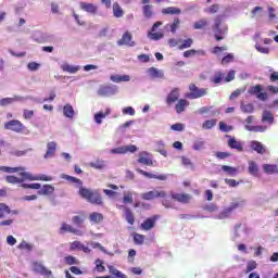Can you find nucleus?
Instances as JSON below:
<instances>
[{
    "mask_svg": "<svg viewBox=\"0 0 278 278\" xmlns=\"http://www.w3.org/2000/svg\"><path fill=\"white\" fill-rule=\"evenodd\" d=\"M222 25H223V16L217 15L214 18V24L212 25L215 40H217V42H220V40H225V34H227V27L220 28Z\"/></svg>",
    "mask_w": 278,
    "mask_h": 278,
    "instance_id": "f257e3e1",
    "label": "nucleus"
},
{
    "mask_svg": "<svg viewBox=\"0 0 278 278\" xmlns=\"http://www.w3.org/2000/svg\"><path fill=\"white\" fill-rule=\"evenodd\" d=\"M244 201L231 202L229 206L224 208L219 214L215 215V218H217V220H225V218H229V216L233 214V211L238 210V207H241Z\"/></svg>",
    "mask_w": 278,
    "mask_h": 278,
    "instance_id": "f03ea898",
    "label": "nucleus"
},
{
    "mask_svg": "<svg viewBox=\"0 0 278 278\" xmlns=\"http://www.w3.org/2000/svg\"><path fill=\"white\" fill-rule=\"evenodd\" d=\"M98 97H114L118 94V86L116 85H101L97 90Z\"/></svg>",
    "mask_w": 278,
    "mask_h": 278,
    "instance_id": "7ed1b4c3",
    "label": "nucleus"
},
{
    "mask_svg": "<svg viewBox=\"0 0 278 278\" xmlns=\"http://www.w3.org/2000/svg\"><path fill=\"white\" fill-rule=\"evenodd\" d=\"M190 92L186 94L187 99H201V97H205L207 94L206 88H199L197 85H189Z\"/></svg>",
    "mask_w": 278,
    "mask_h": 278,
    "instance_id": "20e7f679",
    "label": "nucleus"
},
{
    "mask_svg": "<svg viewBox=\"0 0 278 278\" xmlns=\"http://www.w3.org/2000/svg\"><path fill=\"white\" fill-rule=\"evenodd\" d=\"M143 201H154V199H166V191L154 189L141 194Z\"/></svg>",
    "mask_w": 278,
    "mask_h": 278,
    "instance_id": "39448f33",
    "label": "nucleus"
},
{
    "mask_svg": "<svg viewBox=\"0 0 278 278\" xmlns=\"http://www.w3.org/2000/svg\"><path fill=\"white\" fill-rule=\"evenodd\" d=\"M21 177H24V179H27L28 181H53V177L47 176L45 174L34 176L29 172H23L20 173Z\"/></svg>",
    "mask_w": 278,
    "mask_h": 278,
    "instance_id": "423d86ee",
    "label": "nucleus"
},
{
    "mask_svg": "<svg viewBox=\"0 0 278 278\" xmlns=\"http://www.w3.org/2000/svg\"><path fill=\"white\" fill-rule=\"evenodd\" d=\"M4 129L10 131H15V134H21L25 129V125L18 119H11L4 124Z\"/></svg>",
    "mask_w": 278,
    "mask_h": 278,
    "instance_id": "0eeeda50",
    "label": "nucleus"
},
{
    "mask_svg": "<svg viewBox=\"0 0 278 278\" xmlns=\"http://www.w3.org/2000/svg\"><path fill=\"white\" fill-rule=\"evenodd\" d=\"M262 85H255L249 89V94H256L258 101H266L268 99V93L262 92Z\"/></svg>",
    "mask_w": 278,
    "mask_h": 278,
    "instance_id": "6e6552de",
    "label": "nucleus"
},
{
    "mask_svg": "<svg viewBox=\"0 0 278 278\" xmlns=\"http://www.w3.org/2000/svg\"><path fill=\"white\" fill-rule=\"evenodd\" d=\"M33 271L37 275H43L45 277H51L52 275L51 270L47 269L40 262H33Z\"/></svg>",
    "mask_w": 278,
    "mask_h": 278,
    "instance_id": "1a4fd4ad",
    "label": "nucleus"
},
{
    "mask_svg": "<svg viewBox=\"0 0 278 278\" xmlns=\"http://www.w3.org/2000/svg\"><path fill=\"white\" fill-rule=\"evenodd\" d=\"M79 8L83 12H87V14H92L93 16L99 13V5L94 3L80 2Z\"/></svg>",
    "mask_w": 278,
    "mask_h": 278,
    "instance_id": "9d476101",
    "label": "nucleus"
},
{
    "mask_svg": "<svg viewBox=\"0 0 278 278\" xmlns=\"http://www.w3.org/2000/svg\"><path fill=\"white\" fill-rule=\"evenodd\" d=\"M160 219L159 215H154L150 218H147L141 225L140 228L143 229V231H151L155 227V223Z\"/></svg>",
    "mask_w": 278,
    "mask_h": 278,
    "instance_id": "9b49d317",
    "label": "nucleus"
},
{
    "mask_svg": "<svg viewBox=\"0 0 278 278\" xmlns=\"http://www.w3.org/2000/svg\"><path fill=\"white\" fill-rule=\"evenodd\" d=\"M60 233H74V236H84V231H81L66 223L62 224V226L60 228Z\"/></svg>",
    "mask_w": 278,
    "mask_h": 278,
    "instance_id": "f8f14e48",
    "label": "nucleus"
},
{
    "mask_svg": "<svg viewBox=\"0 0 278 278\" xmlns=\"http://www.w3.org/2000/svg\"><path fill=\"white\" fill-rule=\"evenodd\" d=\"M132 36H131V33L129 31H126L122 38L117 41V45H119V47H123L124 45L126 47H135L136 46V42L132 41Z\"/></svg>",
    "mask_w": 278,
    "mask_h": 278,
    "instance_id": "ddd939ff",
    "label": "nucleus"
},
{
    "mask_svg": "<svg viewBox=\"0 0 278 278\" xmlns=\"http://www.w3.org/2000/svg\"><path fill=\"white\" fill-rule=\"evenodd\" d=\"M58 151V143L55 141H50L47 143V151L43 155L45 160H49L51 157H55V152Z\"/></svg>",
    "mask_w": 278,
    "mask_h": 278,
    "instance_id": "4468645a",
    "label": "nucleus"
},
{
    "mask_svg": "<svg viewBox=\"0 0 278 278\" xmlns=\"http://www.w3.org/2000/svg\"><path fill=\"white\" fill-rule=\"evenodd\" d=\"M137 173L140 175H143V177H147L148 179H159L160 181H166L168 179V176L166 175H155L149 172H144L140 168H136Z\"/></svg>",
    "mask_w": 278,
    "mask_h": 278,
    "instance_id": "2eb2a0df",
    "label": "nucleus"
},
{
    "mask_svg": "<svg viewBox=\"0 0 278 278\" xmlns=\"http://www.w3.org/2000/svg\"><path fill=\"white\" fill-rule=\"evenodd\" d=\"M157 27H162V22L154 23L152 26V31H155V29H157ZM148 36L151 40H162V38H164V33H162V31L149 33Z\"/></svg>",
    "mask_w": 278,
    "mask_h": 278,
    "instance_id": "dca6fc26",
    "label": "nucleus"
},
{
    "mask_svg": "<svg viewBox=\"0 0 278 278\" xmlns=\"http://www.w3.org/2000/svg\"><path fill=\"white\" fill-rule=\"evenodd\" d=\"M149 152H141L139 153V159L137 162L139 164H143L144 166H152L153 165V160L149 156Z\"/></svg>",
    "mask_w": 278,
    "mask_h": 278,
    "instance_id": "f3484780",
    "label": "nucleus"
},
{
    "mask_svg": "<svg viewBox=\"0 0 278 278\" xmlns=\"http://www.w3.org/2000/svg\"><path fill=\"white\" fill-rule=\"evenodd\" d=\"M250 148L252 151H255L260 155H264V153H266V148L264 147V144H262V142H260L257 140L251 141Z\"/></svg>",
    "mask_w": 278,
    "mask_h": 278,
    "instance_id": "a211bd4d",
    "label": "nucleus"
},
{
    "mask_svg": "<svg viewBox=\"0 0 278 278\" xmlns=\"http://www.w3.org/2000/svg\"><path fill=\"white\" fill-rule=\"evenodd\" d=\"M53 192H55V187L52 185H43L37 191V194H39V197H49L50 194H53Z\"/></svg>",
    "mask_w": 278,
    "mask_h": 278,
    "instance_id": "6ab92c4d",
    "label": "nucleus"
},
{
    "mask_svg": "<svg viewBox=\"0 0 278 278\" xmlns=\"http://www.w3.org/2000/svg\"><path fill=\"white\" fill-rule=\"evenodd\" d=\"M161 13L164 16H179V14H181V9L176 7H167L162 9Z\"/></svg>",
    "mask_w": 278,
    "mask_h": 278,
    "instance_id": "aec40b11",
    "label": "nucleus"
},
{
    "mask_svg": "<svg viewBox=\"0 0 278 278\" xmlns=\"http://www.w3.org/2000/svg\"><path fill=\"white\" fill-rule=\"evenodd\" d=\"M172 199L178 201V203H190L192 195L188 193H172Z\"/></svg>",
    "mask_w": 278,
    "mask_h": 278,
    "instance_id": "412c9836",
    "label": "nucleus"
},
{
    "mask_svg": "<svg viewBox=\"0 0 278 278\" xmlns=\"http://www.w3.org/2000/svg\"><path fill=\"white\" fill-rule=\"evenodd\" d=\"M249 231L250 229L247 226H242V224L235 225V232H233L235 240L237 238H240L242 233H244L245 236H249Z\"/></svg>",
    "mask_w": 278,
    "mask_h": 278,
    "instance_id": "4be33fe9",
    "label": "nucleus"
},
{
    "mask_svg": "<svg viewBox=\"0 0 278 278\" xmlns=\"http://www.w3.org/2000/svg\"><path fill=\"white\" fill-rule=\"evenodd\" d=\"M88 202L92 203L93 205H103L101 193H99V191H91Z\"/></svg>",
    "mask_w": 278,
    "mask_h": 278,
    "instance_id": "5701e85b",
    "label": "nucleus"
},
{
    "mask_svg": "<svg viewBox=\"0 0 278 278\" xmlns=\"http://www.w3.org/2000/svg\"><path fill=\"white\" fill-rule=\"evenodd\" d=\"M179 101V88H174L167 96L166 103L168 105Z\"/></svg>",
    "mask_w": 278,
    "mask_h": 278,
    "instance_id": "b1692460",
    "label": "nucleus"
},
{
    "mask_svg": "<svg viewBox=\"0 0 278 278\" xmlns=\"http://www.w3.org/2000/svg\"><path fill=\"white\" fill-rule=\"evenodd\" d=\"M63 116H65V118H70V121H73V118H75V109H73V105L65 104L63 106Z\"/></svg>",
    "mask_w": 278,
    "mask_h": 278,
    "instance_id": "393cba45",
    "label": "nucleus"
},
{
    "mask_svg": "<svg viewBox=\"0 0 278 278\" xmlns=\"http://www.w3.org/2000/svg\"><path fill=\"white\" fill-rule=\"evenodd\" d=\"M16 101H23V98L16 96L14 98L0 99V106L8 108V105H12V103H16Z\"/></svg>",
    "mask_w": 278,
    "mask_h": 278,
    "instance_id": "a878e982",
    "label": "nucleus"
},
{
    "mask_svg": "<svg viewBox=\"0 0 278 278\" xmlns=\"http://www.w3.org/2000/svg\"><path fill=\"white\" fill-rule=\"evenodd\" d=\"M85 222H86V215H75L72 217L73 226L78 227V229H81V227H84Z\"/></svg>",
    "mask_w": 278,
    "mask_h": 278,
    "instance_id": "bb28decb",
    "label": "nucleus"
},
{
    "mask_svg": "<svg viewBox=\"0 0 278 278\" xmlns=\"http://www.w3.org/2000/svg\"><path fill=\"white\" fill-rule=\"evenodd\" d=\"M181 25V20L179 17H175L172 24H167L165 29H169L172 34H177V29Z\"/></svg>",
    "mask_w": 278,
    "mask_h": 278,
    "instance_id": "cd10ccee",
    "label": "nucleus"
},
{
    "mask_svg": "<svg viewBox=\"0 0 278 278\" xmlns=\"http://www.w3.org/2000/svg\"><path fill=\"white\" fill-rule=\"evenodd\" d=\"M113 16H115V18H123V16H125V11L118 2L113 3Z\"/></svg>",
    "mask_w": 278,
    "mask_h": 278,
    "instance_id": "c85d7f7f",
    "label": "nucleus"
},
{
    "mask_svg": "<svg viewBox=\"0 0 278 278\" xmlns=\"http://www.w3.org/2000/svg\"><path fill=\"white\" fill-rule=\"evenodd\" d=\"M190 105V102L186 99H180L176 104V112L177 114H181V112H186V108Z\"/></svg>",
    "mask_w": 278,
    "mask_h": 278,
    "instance_id": "c756f323",
    "label": "nucleus"
},
{
    "mask_svg": "<svg viewBox=\"0 0 278 278\" xmlns=\"http://www.w3.org/2000/svg\"><path fill=\"white\" fill-rule=\"evenodd\" d=\"M90 223H93V225H99L100 223H103V214L99 212H93L89 215Z\"/></svg>",
    "mask_w": 278,
    "mask_h": 278,
    "instance_id": "7c9ffc66",
    "label": "nucleus"
},
{
    "mask_svg": "<svg viewBox=\"0 0 278 278\" xmlns=\"http://www.w3.org/2000/svg\"><path fill=\"white\" fill-rule=\"evenodd\" d=\"M61 179H66L67 181H71L72 184H76V188H81L84 186V182L79 178H75L73 176L62 174Z\"/></svg>",
    "mask_w": 278,
    "mask_h": 278,
    "instance_id": "2f4dec72",
    "label": "nucleus"
},
{
    "mask_svg": "<svg viewBox=\"0 0 278 278\" xmlns=\"http://www.w3.org/2000/svg\"><path fill=\"white\" fill-rule=\"evenodd\" d=\"M222 170L224 173H226L227 175H229V177H236L239 173V168L238 167H231L229 165H223L222 166Z\"/></svg>",
    "mask_w": 278,
    "mask_h": 278,
    "instance_id": "473e14b6",
    "label": "nucleus"
},
{
    "mask_svg": "<svg viewBox=\"0 0 278 278\" xmlns=\"http://www.w3.org/2000/svg\"><path fill=\"white\" fill-rule=\"evenodd\" d=\"M228 147H230V149H236L237 151H244V148L242 147V142L236 140V138H230L228 140Z\"/></svg>",
    "mask_w": 278,
    "mask_h": 278,
    "instance_id": "72a5a7b5",
    "label": "nucleus"
},
{
    "mask_svg": "<svg viewBox=\"0 0 278 278\" xmlns=\"http://www.w3.org/2000/svg\"><path fill=\"white\" fill-rule=\"evenodd\" d=\"M248 173H250V175H252L253 177H257V174L260 173V167L257 166V163H255V161H249Z\"/></svg>",
    "mask_w": 278,
    "mask_h": 278,
    "instance_id": "f704fd0d",
    "label": "nucleus"
},
{
    "mask_svg": "<svg viewBox=\"0 0 278 278\" xmlns=\"http://www.w3.org/2000/svg\"><path fill=\"white\" fill-rule=\"evenodd\" d=\"M111 81H113L114 84H121V81H129V79H131L129 77V75H111L110 76Z\"/></svg>",
    "mask_w": 278,
    "mask_h": 278,
    "instance_id": "c9c22d12",
    "label": "nucleus"
},
{
    "mask_svg": "<svg viewBox=\"0 0 278 278\" xmlns=\"http://www.w3.org/2000/svg\"><path fill=\"white\" fill-rule=\"evenodd\" d=\"M0 170L2 173H25V167H8V166H0Z\"/></svg>",
    "mask_w": 278,
    "mask_h": 278,
    "instance_id": "e433bc0d",
    "label": "nucleus"
},
{
    "mask_svg": "<svg viewBox=\"0 0 278 278\" xmlns=\"http://www.w3.org/2000/svg\"><path fill=\"white\" fill-rule=\"evenodd\" d=\"M214 106H202L199 109L198 114H211V116H216V114H219L218 111H213Z\"/></svg>",
    "mask_w": 278,
    "mask_h": 278,
    "instance_id": "4c0bfd02",
    "label": "nucleus"
},
{
    "mask_svg": "<svg viewBox=\"0 0 278 278\" xmlns=\"http://www.w3.org/2000/svg\"><path fill=\"white\" fill-rule=\"evenodd\" d=\"M240 110L243 114H253L255 106L251 103L244 104V102H241Z\"/></svg>",
    "mask_w": 278,
    "mask_h": 278,
    "instance_id": "58836bf2",
    "label": "nucleus"
},
{
    "mask_svg": "<svg viewBox=\"0 0 278 278\" xmlns=\"http://www.w3.org/2000/svg\"><path fill=\"white\" fill-rule=\"evenodd\" d=\"M142 13L144 18H153V5L144 4L142 7Z\"/></svg>",
    "mask_w": 278,
    "mask_h": 278,
    "instance_id": "ea45409f",
    "label": "nucleus"
},
{
    "mask_svg": "<svg viewBox=\"0 0 278 278\" xmlns=\"http://www.w3.org/2000/svg\"><path fill=\"white\" fill-rule=\"evenodd\" d=\"M149 79H164V72L162 71H148Z\"/></svg>",
    "mask_w": 278,
    "mask_h": 278,
    "instance_id": "a19ab883",
    "label": "nucleus"
},
{
    "mask_svg": "<svg viewBox=\"0 0 278 278\" xmlns=\"http://www.w3.org/2000/svg\"><path fill=\"white\" fill-rule=\"evenodd\" d=\"M89 166L91 168H96V170H103L105 168L106 164L103 160H97L94 162L89 163Z\"/></svg>",
    "mask_w": 278,
    "mask_h": 278,
    "instance_id": "79ce46f5",
    "label": "nucleus"
},
{
    "mask_svg": "<svg viewBox=\"0 0 278 278\" xmlns=\"http://www.w3.org/2000/svg\"><path fill=\"white\" fill-rule=\"evenodd\" d=\"M27 178H25V177H23L22 176V178H18V177H16V176H12V175H9V176H7L5 177V181L8 182V184H23L25 180H26Z\"/></svg>",
    "mask_w": 278,
    "mask_h": 278,
    "instance_id": "37998d69",
    "label": "nucleus"
},
{
    "mask_svg": "<svg viewBox=\"0 0 278 278\" xmlns=\"http://www.w3.org/2000/svg\"><path fill=\"white\" fill-rule=\"evenodd\" d=\"M262 123H269V125H273L275 123V117L273 116V113L268 111L263 112Z\"/></svg>",
    "mask_w": 278,
    "mask_h": 278,
    "instance_id": "c03bdc74",
    "label": "nucleus"
},
{
    "mask_svg": "<svg viewBox=\"0 0 278 278\" xmlns=\"http://www.w3.org/2000/svg\"><path fill=\"white\" fill-rule=\"evenodd\" d=\"M90 247L92 249H100L102 251V253H104L105 255H110L111 257H114V253L108 252V250H105V248L103 245H101V243H99V242L92 241V242H90Z\"/></svg>",
    "mask_w": 278,
    "mask_h": 278,
    "instance_id": "a18cd8bd",
    "label": "nucleus"
},
{
    "mask_svg": "<svg viewBox=\"0 0 278 278\" xmlns=\"http://www.w3.org/2000/svg\"><path fill=\"white\" fill-rule=\"evenodd\" d=\"M244 129H247V131H254V132H261L263 134V131H266L267 127L266 126H251V125H245Z\"/></svg>",
    "mask_w": 278,
    "mask_h": 278,
    "instance_id": "49530a36",
    "label": "nucleus"
},
{
    "mask_svg": "<svg viewBox=\"0 0 278 278\" xmlns=\"http://www.w3.org/2000/svg\"><path fill=\"white\" fill-rule=\"evenodd\" d=\"M108 268H109V273H111V275H114V277L127 278V275H125L121 270L116 269V267L109 265Z\"/></svg>",
    "mask_w": 278,
    "mask_h": 278,
    "instance_id": "de8ad7c7",
    "label": "nucleus"
},
{
    "mask_svg": "<svg viewBox=\"0 0 278 278\" xmlns=\"http://www.w3.org/2000/svg\"><path fill=\"white\" fill-rule=\"evenodd\" d=\"M263 170L267 175H275V173H278L277 165H270V164H264Z\"/></svg>",
    "mask_w": 278,
    "mask_h": 278,
    "instance_id": "09e8293b",
    "label": "nucleus"
},
{
    "mask_svg": "<svg viewBox=\"0 0 278 278\" xmlns=\"http://www.w3.org/2000/svg\"><path fill=\"white\" fill-rule=\"evenodd\" d=\"M79 188V194L83 199H86L89 201L90 195L92 194V191L90 189L84 188L83 186L78 187Z\"/></svg>",
    "mask_w": 278,
    "mask_h": 278,
    "instance_id": "8fccbe9b",
    "label": "nucleus"
},
{
    "mask_svg": "<svg viewBox=\"0 0 278 278\" xmlns=\"http://www.w3.org/2000/svg\"><path fill=\"white\" fill-rule=\"evenodd\" d=\"M11 210L10 206H8L4 203H0V218H5V216H8V214H11Z\"/></svg>",
    "mask_w": 278,
    "mask_h": 278,
    "instance_id": "3c124183",
    "label": "nucleus"
},
{
    "mask_svg": "<svg viewBox=\"0 0 278 278\" xmlns=\"http://www.w3.org/2000/svg\"><path fill=\"white\" fill-rule=\"evenodd\" d=\"M208 22L205 18H201L193 24V29H205L207 27Z\"/></svg>",
    "mask_w": 278,
    "mask_h": 278,
    "instance_id": "603ef678",
    "label": "nucleus"
},
{
    "mask_svg": "<svg viewBox=\"0 0 278 278\" xmlns=\"http://www.w3.org/2000/svg\"><path fill=\"white\" fill-rule=\"evenodd\" d=\"M125 218L129 225H134V223H136V218L134 217V213H131L130 208H125Z\"/></svg>",
    "mask_w": 278,
    "mask_h": 278,
    "instance_id": "864d4df0",
    "label": "nucleus"
},
{
    "mask_svg": "<svg viewBox=\"0 0 278 278\" xmlns=\"http://www.w3.org/2000/svg\"><path fill=\"white\" fill-rule=\"evenodd\" d=\"M21 188H24L25 190L30 189V190H40L41 185L40 182H33V184H22Z\"/></svg>",
    "mask_w": 278,
    "mask_h": 278,
    "instance_id": "5fc2aeb1",
    "label": "nucleus"
},
{
    "mask_svg": "<svg viewBox=\"0 0 278 278\" xmlns=\"http://www.w3.org/2000/svg\"><path fill=\"white\" fill-rule=\"evenodd\" d=\"M193 42H194V40H192V38H188L182 41V43L178 47V49H180V51H184V49H190V47H192Z\"/></svg>",
    "mask_w": 278,
    "mask_h": 278,
    "instance_id": "6e6d98bb",
    "label": "nucleus"
},
{
    "mask_svg": "<svg viewBox=\"0 0 278 278\" xmlns=\"http://www.w3.org/2000/svg\"><path fill=\"white\" fill-rule=\"evenodd\" d=\"M216 119H207L202 124V129H213V127H216Z\"/></svg>",
    "mask_w": 278,
    "mask_h": 278,
    "instance_id": "4d7b16f0",
    "label": "nucleus"
},
{
    "mask_svg": "<svg viewBox=\"0 0 278 278\" xmlns=\"http://www.w3.org/2000/svg\"><path fill=\"white\" fill-rule=\"evenodd\" d=\"M17 249L24 250V251H34V244L28 243L27 241H22Z\"/></svg>",
    "mask_w": 278,
    "mask_h": 278,
    "instance_id": "13d9d810",
    "label": "nucleus"
},
{
    "mask_svg": "<svg viewBox=\"0 0 278 278\" xmlns=\"http://www.w3.org/2000/svg\"><path fill=\"white\" fill-rule=\"evenodd\" d=\"M233 60H235L233 53H228L226 56L222 59V64L223 66H226L227 64H231Z\"/></svg>",
    "mask_w": 278,
    "mask_h": 278,
    "instance_id": "bf43d9fd",
    "label": "nucleus"
},
{
    "mask_svg": "<svg viewBox=\"0 0 278 278\" xmlns=\"http://www.w3.org/2000/svg\"><path fill=\"white\" fill-rule=\"evenodd\" d=\"M255 49L258 51V53H264L265 55H268L270 53V49L268 47H262L258 42L255 43Z\"/></svg>",
    "mask_w": 278,
    "mask_h": 278,
    "instance_id": "052dcab7",
    "label": "nucleus"
},
{
    "mask_svg": "<svg viewBox=\"0 0 278 278\" xmlns=\"http://www.w3.org/2000/svg\"><path fill=\"white\" fill-rule=\"evenodd\" d=\"M219 129L224 134H229V131L233 130V126H228L225 122H219Z\"/></svg>",
    "mask_w": 278,
    "mask_h": 278,
    "instance_id": "680f3d73",
    "label": "nucleus"
},
{
    "mask_svg": "<svg viewBox=\"0 0 278 278\" xmlns=\"http://www.w3.org/2000/svg\"><path fill=\"white\" fill-rule=\"evenodd\" d=\"M220 10V5L218 4H212L207 9L204 10L207 14H216Z\"/></svg>",
    "mask_w": 278,
    "mask_h": 278,
    "instance_id": "e2e57ef3",
    "label": "nucleus"
},
{
    "mask_svg": "<svg viewBox=\"0 0 278 278\" xmlns=\"http://www.w3.org/2000/svg\"><path fill=\"white\" fill-rule=\"evenodd\" d=\"M65 264H67L68 266H73V265H77L79 264V261H77V258L73 255H68L65 258Z\"/></svg>",
    "mask_w": 278,
    "mask_h": 278,
    "instance_id": "0e129e2a",
    "label": "nucleus"
},
{
    "mask_svg": "<svg viewBox=\"0 0 278 278\" xmlns=\"http://www.w3.org/2000/svg\"><path fill=\"white\" fill-rule=\"evenodd\" d=\"M203 210H205L206 212H218V205L214 204V203H210L203 206Z\"/></svg>",
    "mask_w": 278,
    "mask_h": 278,
    "instance_id": "69168bd1",
    "label": "nucleus"
},
{
    "mask_svg": "<svg viewBox=\"0 0 278 278\" xmlns=\"http://www.w3.org/2000/svg\"><path fill=\"white\" fill-rule=\"evenodd\" d=\"M134 242H135V244H144V236L140 235V233H135Z\"/></svg>",
    "mask_w": 278,
    "mask_h": 278,
    "instance_id": "338daca9",
    "label": "nucleus"
},
{
    "mask_svg": "<svg viewBox=\"0 0 278 278\" xmlns=\"http://www.w3.org/2000/svg\"><path fill=\"white\" fill-rule=\"evenodd\" d=\"M96 270H98V273L105 271V266H103V261L100 258L96 260Z\"/></svg>",
    "mask_w": 278,
    "mask_h": 278,
    "instance_id": "774afa93",
    "label": "nucleus"
}]
</instances>
